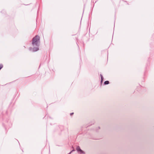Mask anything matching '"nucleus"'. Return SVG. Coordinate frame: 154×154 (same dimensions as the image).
<instances>
[{"label":"nucleus","instance_id":"20e7f679","mask_svg":"<svg viewBox=\"0 0 154 154\" xmlns=\"http://www.w3.org/2000/svg\"><path fill=\"white\" fill-rule=\"evenodd\" d=\"M109 84V82L108 81H105L104 82V85H108V84Z\"/></svg>","mask_w":154,"mask_h":154},{"label":"nucleus","instance_id":"6e6552de","mask_svg":"<svg viewBox=\"0 0 154 154\" xmlns=\"http://www.w3.org/2000/svg\"><path fill=\"white\" fill-rule=\"evenodd\" d=\"M75 151V150L73 149V150H72L71 152H72L73 151Z\"/></svg>","mask_w":154,"mask_h":154},{"label":"nucleus","instance_id":"423d86ee","mask_svg":"<svg viewBox=\"0 0 154 154\" xmlns=\"http://www.w3.org/2000/svg\"><path fill=\"white\" fill-rule=\"evenodd\" d=\"M74 114V113L73 112H72V113H70V115L71 116H72V115L73 114Z\"/></svg>","mask_w":154,"mask_h":154},{"label":"nucleus","instance_id":"0eeeda50","mask_svg":"<svg viewBox=\"0 0 154 154\" xmlns=\"http://www.w3.org/2000/svg\"><path fill=\"white\" fill-rule=\"evenodd\" d=\"M71 153H72V152H69L68 154H71Z\"/></svg>","mask_w":154,"mask_h":154},{"label":"nucleus","instance_id":"f03ea898","mask_svg":"<svg viewBox=\"0 0 154 154\" xmlns=\"http://www.w3.org/2000/svg\"><path fill=\"white\" fill-rule=\"evenodd\" d=\"M76 150L78 153L80 154H85V152L83 150H82L80 148L79 146H78L76 147Z\"/></svg>","mask_w":154,"mask_h":154},{"label":"nucleus","instance_id":"7ed1b4c3","mask_svg":"<svg viewBox=\"0 0 154 154\" xmlns=\"http://www.w3.org/2000/svg\"><path fill=\"white\" fill-rule=\"evenodd\" d=\"M100 77H101V82L102 83L103 82V77L102 75H101V74H100Z\"/></svg>","mask_w":154,"mask_h":154},{"label":"nucleus","instance_id":"39448f33","mask_svg":"<svg viewBox=\"0 0 154 154\" xmlns=\"http://www.w3.org/2000/svg\"><path fill=\"white\" fill-rule=\"evenodd\" d=\"M3 65L2 64L0 65V70L3 67Z\"/></svg>","mask_w":154,"mask_h":154},{"label":"nucleus","instance_id":"f257e3e1","mask_svg":"<svg viewBox=\"0 0 154 154\" xmlns=\"http://www.w3.org/2000/svg\"><path fill=\"white\" fill-rule=\"evenodd\" d=\"M40 43V37L39 35H36L32 39V44L33 47L29 48V50L32 52L38 51L39 50Z\"/></svg>","mask_w":154,"mask_h":154}]
</instances>
